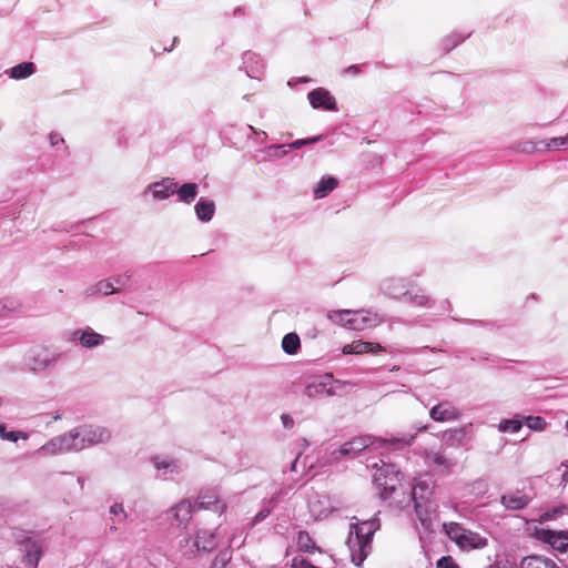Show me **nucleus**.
Instances as JSON below:
<instances>
[{"label":"nucleus","mask_w":568,"mask_h":568,"mask_svg":"<svg viewBox=\"0 0 568 568\" xmlns=\"http://www.w3.org/2000/svg\"><path fill=\"white\" fill-rule=\"evenodd\" d=\"M351 521L349 532L346 545L351 552L352 562L355 566H361L367 558L371 549L374 534L379 529L381 523L375 514L371 519L359 521Z\"/></svg>","instance_id":"f257e3e1"},{"label":"nucleus","mask_w":568,"mask_h":568,"mask_svg":"<svg viewBox=\"0 0 568 568\" xmlns=\"http://www.w3.org/2000/svg\"><path fill=\"white\" fill-rule=\"evenodd\" d=\"M432 494L433 487L426 480H420L410 488L407 499L408 503H414L416 516L427 531L434 530L430 518V515L434 511L433 503L429 499Z\"/></svg>","instance_id":"f03ea898"},{"label":"nucleus","mask_w":568,"mask_h":568,"mask_svg":"<svg viewBox=\"0 0 568 568\" xmlns=\"http://www.w3.org/2000/svg\"><path fill=\"white\" fill-rule=\"evenodd\" d=\"M382 465L376 468L373 480L379 490V495L383 499L393 498V495L398 489H403L402 483L404 475L397 468L395 464L386 463L381 460Z\"/></svg>","instance_id":"7ed1b4c3"},{"label":"nucleus","mask_w":568,"mask_h":568,"mask_svg":"<svg viewBox=\"0 0 568 568\" xmlns=\"http://www.w3.org/2000/svg\"><path fill=\"white\" fill-rule=\"evenodd\" d=\"M22 554V561L30 568H38L43 555V545L40 539L33 538L30 532L19 530L13 534Z\"/></svg>","instance_id":"20e7f679"},{"label":"nucleus","mask_w":568,"mask_h":568,"mask_svg":"<svg viewBox=\"0 0 568 568\" xmlns=\"http://www.w3.org/2000/svg\"><path fill=\"white\" fill-rule=\"evenodd\" d=\"M414 439H415V435L402 436V437L392 436L390 438H374L369 435H362V436L352 438L347 443L349 444L351 449H353L354 453L356 455H358L366 448L374 445L376 442L379 444V446L388 445L392 449L397 450V449H403L405 447L410 446L412 443L414 442Z\"/></svg>","instance_id":"39448f33"},{"label":"nucleus","mask_w":568,"mask_h":568,"mask_svg":"<svg viewBox=\"0 0 568 568\" xmlns=\"http://www.w3.org/2000/svg\"><path fill=\"white\" fill-rule=\"evenodd\" d=\"M62 353L49 347H33L24 358L26 365L32 372H43L53 367L62 357Z\"/></svg>","instance_id":"423d86ee"},{"label":"nucleus","mask_w":568,"mask_h":568,"mask_svg":"<svg viewBox=\"0 0 568 568\" xmlns=\"http://www.w3.org/2000/svg\"><path fill=\"white\" fill-rule=\"evenodd\" d=\"M216 546L215 532L199 529L194 538H185V547H189V549L185 550V556L191 559L201 552L212 551Z\"/></svg>","instance_id":"0eeeda50"},{"label":"nucleus","mask_w":568,"mask_h":568,"mask_svg":"<svg viewBox=\"0 0 568 568\" xmlns=\"http://www.w3.org/2000/svg\"><path fill=\"white\" fill-rule=\"evenodd\" d=\"M80 444L83 449L110 442L112 435L109 428L100 425H82L77 427Z\"/></svg>","instance_id":"6e6552de"},{"label":"nucleus","mask_w":568,"mask_h":568,"mask_svg":"<svg viewBox=\"0 0 568 568\" xmlns=\"http://www.w3.org/2000/svg\"><path fill=\"white\" fill-rule=\"evenodd\" d=\"M536 537L554 550L565 554L568 550V531L541 528L536 530Z\"/></svg>","instance_id":"1a4fd4ad"},{"label":"nucleus","mask_w":568,"mask_h":568,"mask_svg":"<svg viewBox=\"0 0 568 568\" xmlns=\"http://www.w3.org/2000/svg\"><path fill=\"white\" fill-rule=\"evenodd\" d=\"M156 470L162 471V479H172L184 470V466L180 459L169 456L154 455L150 458Z\"/></svg>","instance_id":"9d476101"},{"label":"nucleus","mask_w":568,"mask_h":568,"mask_svg":"<svg viewBox=\"0 0 568 568\" xmlns=\"http://www.w3.org/2000/svg\"><path fill=\"white\" fill-rule=\"evenodd\" d=\"M106 337L97 333L92 327L75 329L71 333L69 341L79 343L83 348H95L104 344Z\"/></svg>","instance_id":"9b49d317"},{"label":"nucleus","mask_w":568,"mask_h":568,"mask_svg":"<svg viewBox=\"0 0 568 568\" xmlns=\"http://www.w3.org/2000/svg\"><path fill=\"white\" fill-rule=\"evenodd\" d=\"M323 138H324V135L321 134V135H316V136H312V138L298 139L291 143L273 144V145H268L265 149V152L270 158L281 159V158L285 156L286 154H288L292 150H297L304 145L314 144V143L323 140Z\"/></svg>","instance_id":"f8f14e48"},{"label":"nucleus","mask_w":568,"mask_h":568,"mask_svg":"<svg viewBox=\"0 0 568 568\" xmlns=\"http://www.w3.org/2000/svg\"><path fill=\"white\" fill-rule=\"evenodd\" d=\"M193 505L190 500L183 499L166 511V520L175 527H186L192 518Z\"/></svg>","instance_id":"ddd939ff"},{"label":"nucleus","mask_w":568,"mask_h":568,"mask_svg":"<svg viewBox=\"0 0 568 568\" xmlns=\"http://www.w3.org/2000/svg\"><path fill=\"white\" fill-rule=\"evenodd\" d=\"M333 376L331 374H326L305 386L304 394L312 399L328 397L335 395L334 389L329 386L332 383Z\"/></svg>","instance_id":"4468645a"},{"label":"nucleus","mask_w":568,"mask_h":568,"mask_svg":"<svg viewBox=\"0 0 568 568\" xmlns=\"http://www.w3.org/2000/svg\"><path fill=\"white\" fill-rule=\"evenodd\" d=\"M310 104L314 109H323L326 111H337V103L331 92L324 88L313 89L307 93Z\"/></svg>","instance_id":"2eb2a0df"},{"label":"nucleus","mask_w":568,"mask_h":568,"mask_svg":"<svg viewBox=\"0 0 568 568\" xmlns=\"http://www.w3.org/2000/svg\"><path fill=\"white\" fill-rule=\"evenodd\" d=\"M178 183L172 178H163L161 181L148 185L145 192H151L154 200L162 201L175 194Z\"/></svg>","instance_id":"dca6fc26"},{"label":"nucleus","mask_w":568,"mask_h":568,"mask_svg":"<svg viewBox=\"0 0 568 568\" xmlns=\"http://www.w3.org/2000/svg\"><path fill=\"white\" fill-rule=\"evenodd\" d=\"M429 416L435 422H452L460 417V413L450 402H442L432 407Z\"/></svg>","instance_id":"f3484780"},{"label":"nucleus","mask_w":568,"mask_h":568,"mask_svg":"<svg viewBox=\"0 0 568 568\" xmlns=\"http://www.w3.org/2000/svg\"><path fill=\"white\" fill-rule=\"evenodd\" d=\"M425 464L429 467H436L443 471H449L456 465V462L448 458L443 450H424Z\"/></svg>","instance_id":"a211bd4d"},{"label":"nucleus","mask_w":568,"mask_h":568,"mask_svg":"<svg viewBox=\"0 0 568 568\" xmlns=\"http://www.w3.org/2000/svg\"><path fill=\"white\" fill-rule=\"evenodd\" d=\"M243 68L247 77L252 79H261L264 73L265 65L263 59L258 54L247 51L243 54Z\"/></svg>","instance_id":"6ab92c4d"},{"label":"nucleus","mask_w":568,"mask_h":568,"mask_svg":"<svg viewBox=\"0 0 568 568\" xmlns=\"http://www.w3.org/2000/svg\"><path fill=\"white\" fill-rule=\"evenodd\" d=\"M408 283L404 278H387L382 284V291L385 295L403 301L407 295Z\"/></svg>","instance_id":"aec40b11"},{"label":"nucleus","mask_w":568,"mask_h":568,"mask_svg":"<svg viewBox=\"0 0 568 568\" xmlns=\"http://www.w3.org/2000/svg\"><path fill=\"white\" fill-rule=\"evenodd\" d=\"M375 325L376 318L369 316L368 314H364L362 311H352L349 318H347L344 323V327L354 331H364Z\"/></svg>","instance_id":"412c9836"},{"label":"nucleus","mask_w":568,"mask_h":568,"mask_svg":"<svg viewBox=\"0 0 568 568\" xmlns=\"http://www.w3.org/2000/svg\"><path fill=\"white\" fill-rule=\"evenodd\" d=\"M530 497L517 490L514 494H505L500 497L501 505L508 510H521L530 503Z\"/></svg>","instance_id":"4be33fe9"},{"label":"nucleus","mask_w":568,"mask_h":568,"mask_svg":"<svg viewBox=\"0 0 568 568\" xmlns=\"http://www.w3.org/2000/svg\"><path fill=\"white\" fill-rule=\"evenodd\" d=\"M384 351V347L379 343L354 341L351 344H346L343 347L344 354H365V353H378Z\"/></svg>","instance_id":"5701e85b"},{"label":"nucleus","mask_w":568,"mask_h":568,"mask_svg":"<svg viewBox=\"0 0 568 568\" xmlns=\"http://www.w3.org/2000/svg\"><path fill=\"white\" fill-rule=\"evenodd\" d=\"M519 568H560L552 559L540 555H529L520 560Z\"/></svg>","instance_id":"b1692460"},{"label":"nucleus","mask_w":568,"mask_h":568,"mask_svg":"<svg viewBox=\"0 0 568 568\" xmlns=\"http://www.w3.org/2000/svg\"><path fill=\"white\" fill-rule=\"evenodd\" d=\"M196 217L203 222H210L215 213V203L212 200L201 197L194 206Z\"/></svg>","instance_id":"393cba45"},{"label":"nucleus","mask_w":568,"mask_h":568,"mask_svg":"<svg viewBox=\"0 0 568 568\" xmlns=\"http://www.w3.org/2000/svg\"><path fill=\"white\" fill-rule=\"evenodd\" d=\"M462 549H480L487 545V539L477 532L465 529V536L456 542Z\"/></svg>","instance_id":"a878e982"},{"label":"nucleus","mask_w":568,"mask_h":568,"mask_svg":"<svg viewBox=\"0 0 568 568\" xmlns=\"http://www.w3.org/2000/svg\"><path fill=\"white\" fill-rule=\"evenodd\" d=\"M442 440L448 447L463 446L466 440V430L462 427L447 429L443 433Z\"/></svg>","instance_id":"bb28decb"},{"label":"nucleus","mask_w":568,"mask_h":568,"mask_svg":"<svg viewBox=\"0 0 568 568\" xmlns=\"http://www.w3.org/2000/svg\"><path fill=\"white\" fill-rule=\"evenodd\" d=\"M119 292V288L113 286V282L108 280H102L95 283L94 285H91L85 288V295L91 296H98V295H111Z\"/></svg>","instance_id":"cd10ccee"},{"label":"nucleus","mask_w":568,"mask_h":568,"mask_svg":"<svg viewBox=\"0 0 568 568\" xmlns=\"http://www.w3.org/2000/svg\"><path fill=\"white\" fill-rule=\"evenodd\" d=\"M58 437L61 440L62 450H64V453L80 452L83 449V445L80 444L79 435L77 434V427Z\"/></svg>","instance_id":"c85d7f7f"},{"label":"nucleus","mask_w":568,"mask_h":568,"mask_svg":"<svg viewBox=\"0 0 568 568\" xmlns=\"http://www.w3.org/2000/svg\"><path fill=\"white\" fill-rule=\"evenodd\" d=\"M338 185V180L334 176L326 175L323 176L317 185L314 187V197L315 199H324L333 190H335Z\"/></svg>","instance_id":"c756f323"},{"label":"nucleus","mask_w":568,"mask_h":568,"mask_svg":"<svg viewBox=\"0 0 568 568\" xmlns=\"http://www.w3.org/2000/svg\"><path fill=\"white\" fill-rule=\"evenodd\" d=\"M6 72L11 79L23 80L36 73V64L30 61L21 62Z\"/></svg>","instance_id":"7c9ffc66"},{"label":"nucleus","mask_w":568,"mask_h":568,"mask_svg":"<svg viewBox=\"0 0 568 568\" xmlns=\"http://www.w3.org/2000/svg\"><path fill=\"white\" fill-rule=\"evenodd\" d=\"M175 193L178 194L179 201L191 204L197 196L199 185L194 182H186L181 186H176Z\"/></svg>","instance_id":"2f4dec72"},{"label":"nucleus","mask_w":568,"mask_h":568,"mask_svg":"<svg viewBox=\"0 0 568 568\" xmlns=\"http://www.w3.org/2000/svg\"><path fill=\"white\" fill-rule=\"evenodd\" d=\"M357 455L354 453L353 449H351L349 444L346 442L338 448H335L332 452H329L326 462L329 465H335L344 458H354Z\"/></svg>","instance_id":"473e14b6"},{"label":"nucleus","mask_w":568,"mask_h":568,"mask_svg":"<svg viewBox=\"0 0 568 568\" xmlns=\"http://www.w3.org/2000/svg\"><path fill=\"white\" fill-rule=\"evenodd\" d=\"M301 347L300 336L294 333H287L282 339V349L287 355H295Z\"/></svg>","instance_id":"72a5a7b5"},{"label":"nucleus","mask_w":568,"mask_h":568,"mask_svg":"<svg viewBox=\"0 0 568 568\" xmlns=\"http://www.w3.org/2000/svg\"><path fill=\"white\" fill-rule=\"evenodd\" d=\"M403 301L419 307L430 306V304L433 303L432 300L424 293L423 290L410 292L408 288L407 295L404 296Z\"/></svg>","instance_id":"f704fd0d"},{"label":"nucleus","mask_w":568,"mask_h":568,"mask_svg":"<svg viewBox=\"0 0 568 568\" xmlns=\"http://www.w3.org/2000/svg\"><path fill=\"white\" fill-rule=\"evenodd\" d=\"M469 36L470 33L462 34L459 32H453L442 40V48L446 53H448L459 43L465 41Z\"/></svg>","instance_id":"c9c22d12"},{"label":"nucleus","mask_w":568,"mask_h":568,"mask_svg":"<svg viewBox=\"0 0 568 568\" xmlns=\"http://www.w3.org/2000/svg\"><path fill=\"white\" fill-rule=\"evenodd\" d=\"M442 527L448 538L454 542H457L458 539L465 536V528L458 523H443Z\"/></svg>","instance_id":"e433bc0d"},{"label":"nucleus","mask_w":568,"mask_h":568,"mask_svg":"<svg viewBox=\"0 0 568 568\" xmlns=\"http://www.w3.org/2000/svg\"><path fill=\"white\" fill-rule=\"evenodd\" d=\"M523 427V420L520 416H516L511 419H501L498 424V429L503 433H518Z\"/></svg>","instance_id":"4c0bfd02"},{"label":"nucleus","mask_w":568,"mask_h":568,"mask_svg":"<svg viewBox=\"0 0 568 568\" xmlns=\"http://www.w3.org/2000/svg\"><path fill=\"white\" fill-rule=\"evenodd\" d=\"M39 453L42 455L65 454L62 450V444L58 436L51 438L48 443L40 447Z\"/></svg>","instance_id":"58836bf2"},{"label":"nucleus","mask_w":568,"mask_h":568,"mask_svg":"<svg viewBox=\"0 0 568 568\" xmlns=\"http://www.w3.org/2000/svg\"><path fill=\"white\" fill-rule=\"evenodd\" d=\"M297 545L300 550L305 552H314L315 550L318 549L313 539L311 538L310 534L304 530L298 532Z\"/></svg>","instance_id":"ea45409f"},{"label":"nucleus","mask_w":568,"mask_h":568,"mask_svg":"<svg viewBox=\"0 0 568 568\" xmlns=\"http://www.w3.org/2000/svg\"><path fill=\"white\" fill-rule=\"evenodd\" d=\"M0 437L3 440L17 443L19 439H28V434L21 430H7L4 424L0 423Z\"/></svg>","instance_id":"a19ab883"},{"label":"nucleus","mask_w":568,"mask_h":568,"mask_svg":"<svg viewBox=\"0 0 568 568\" xmlns=\"http://www.w3.org/2000/svg\"><path fill=\"white\" fill-rule=\"evenodd\" d=\"M232 559V551L229 548L220 550L214 558L211 568H225Z\"/></svg>","instance_id":"79ce46f5"},{"label":"nucleus","mask_w":568,"mask_h":568,"mask_svg":"<svg viewBox=\"0 0 568 568\" xmlns=\"http://www.w3.org/2000/svg\"><path fill=\"white\" fill-rule=\"evenodd\" d=\"M526 425L532 430H544L547 426V423L541 416H527L525 418Z\"/></svg>","instance_id":"37998d69"},{"label":"nucleus","mask_w":568,"mask_h":568,"mask_svg":"<svg viewBox=\"0 0 568 568\" xmlns=\"http://www.w3.org/2000/svg\"><path fill=\"white\" fill-rule=\"evenodd\" d=\"M351 314L352 311L349 310L332 311L327 314V317L333 323L341 324L342 326H344L345 321L349 318Z\"/></svg>","instance_id":"c03bdc74"},{"label":"nucleus","mask_w":568,"mask_h":568,"mask_svg":"<svg viewBox=\"0 0 568 568\" xmlns=\"http://www.w3.org/2000/svg\"><path fill=\"white\" fill-rule=\"evenodd\" d=\"M132 274L130 272H125L123 274L114 275L109 278V281L113 282V286L118 287H126L130 285Z\"/></svg>","instance_id":"a18cd8bd"},{"label":"nucleus","mask_w":568,"mask_h":568,"mask_svg":"<svg viewBox=\"0 0 568 568\" xmlns=\"http://www.w3.org/2000/svg\"><path fill=\"white\" fill-rule=\"evenodd\" d=\"M567 511H568V506L567 505L556 506V507H552V508L548 509L544 514L542 517L545 519H547V520H552V519L558 518L559 516H561L562 514H565Z\"/></svg>","instance_id":"49530a36"},{"label":"nucleus","mask_w":568,"mask_h":568,"mask_svg":"<svg viewBox=\"0 0 568 568\" xmlns=\"http://www.w3.org/2000/svg\"><path fill=\"white\" fill-rule=\"evenodd\" d=\"M565 145H568V134L565 136L551 138L545 143V148L547 150L559 149Z\"/></svg>","instance_id":"de8ad7c7"},{"label":"nucleus","mask_w":568,"mask_h":568,"mask_svg":"<svg viewBox=\"0 0 568 568\" xmlns=\"http://www.w3.org/2000/svg\"><path fill=\"white\" fill-rule=\"evenodd\" d=\"M216 504H217V501L214 496L201 495V496H199L195 506H197L199 508H210L211 505H214L215 508H217Z\"/></svg>","instance_id":"09e8293b"},{"label":"nucleus","mask_w":568,"mask_h":568,"mask_svg":"<svg viewBox=\"0 0 568 568\" xmlns=\"http://www.w3.org/2000/svg\"><path fill=\"white\" fill-rule=\"evenodd\" d=\"M514 150L521 153H534L536 151V143L531 140L523 141L516 144Z\"/></svg>","instance_id":"8fccbe9b"},{"label":"nucleus","mask_w":568,"mask_h":568,"mask_svg":"<svg viewBox=\"0 0 568 568\" xmlns=\"http://www.w3.org/2000/svg\"><path fill=\"white\" fill-rule=\"evenodd\" d=\"M436 568H459L452 556H443L436 562Z\"/></svg>","instance_id":"3c124183"},{"label":"nucleus","mask_w":568,"mask_h":568,"mask_svg":"<svg viewBox=\"0 0 568 568\" xmlns=\"http://www.w3.org/2000/svg\"><path fill=\"white\" fill-rule=\"evenodd\" d=\"M110 514L113 515L115 518H118L119 521H122L126 518V513L124 510V507L120 503H114L110 507Z\"/></svg>","instance_id":"603ef678"},{"label":"nucleus","mask_w":568,"mask_h":568,"mask_svg":"<svg viewBox=\"0 0 568 568\" xmlns=\"http://www.w3.org/2000/svg\"><path fill=\"white\" fill-rule=\"evenodd\" d=\"M292 568H318L304 557L296 556L292 560Z\"/></svg>","instance_id":"864d4df0"},{"label":"nucleus","mask_w":568,"mask_h":568,"mask_svg":"<svg viewBox=\"0 0 568 568\" xmlns=\"http://www.w3.org/2000/svg\"><path fill=\"white\" fill-rule=\"evenodd\" d=\"M49 141H50V144L52 146H57L59 144H63L64 143L63 138L59 133H57V132H51L50 133Z\"/></svg>","instance_id":"5fc2aeb1"},{"label":"nucleus","mask_w":568,"mask_h":568,"mask_svg":"<svg viewBox=\"0 0 568 568\" xmlns=\"http://www.w3.org/2000/svg\"><path fill=\"white\" fill-rule=\"evenodd\" d=\"M281 419H282V424H283L284 428H292L293 427L294 420H293V418L290 415L283 414L281 416Z\"/></svg>","instance_id":"6e6d98bb"},{"label":"nucleus","mask_w":568,"mask_h":568,"mask_svg":"<svg viewBox=\"0 0 568 568\" xmlns=\"http://www.w3.org/2000/svg\"><path fill=\"white\" fill-rule=\"evenodd\" d=\"M270 513L271 511L268 509H263V510L258 511L254 517V521L258 523V521L264 520L270 515Z\"/></svg>","instance_id":"4d7b16f0"},{"label":"nucleus","mask_w":568,"mask_h":568,"mask_svg":"<svg viewBox=\"0 0 568 568\" xmlns=\"http://www.w3.org/2000/svg\"><path fill=\"white\" fill-rule=\"evenodd\" d=\"M346 73H349V74H353V75H356L361 72V69H359V65H349L346 70H345Z\"/></svg>","instance_id":"13d9d810"},{"label":"nucleus","mask_w":568,"mask_h":568,"mask_svg":"<svg viewBox=\"0 0 568 568\" xmlns=\"http://www.w3.org/2000/svg\"><path fill=\"white\" fill-rule=\"evenodd\" d=\"M248 129L256 135H263V140H265L267 138V133L265 131H262V130H257L256 128L252 126V125H248Z\"/></svg>","instance_id":"bf43d9fd"},{"label":"nucleus","mask_w":568,"mask_h":568,"mask_svg":"<svg viewBox=\"0 0 568 568\" xmlns=\"http://www.w3.org/2000/svg\"><path fill=\"white\" fill-rule=\"evenodd\" d=\"M487 485L484 480H477L474 483V488L485 489Z\"/></svg>","instance_id":"052dcab7"},{"label":"nucleus","mask_w":568,"mask_h":568,"mask_svg":"<svg viewBox=\"0 0 568 568\" xmlns=\"http://www.w3.org/2000/svg\"><path fill=\"white\" fill-rule=\"evenodd\" d=\"M298 456L291 464V471H297Z\"/></svg>","instance_id":"680f3d73"},{"label":"nucleus","mask_w":568,"mask_h":568,"mask_svg":"<svg viewBox=\"0 0 568 568\" xmlns=\"http://www.w3.org/2000/svg\"><path fill=\"white\" fill-rule=\"evenodd\" d=\"M561 483H564V484L568 483V470L564 471V474L561 475Z\"/></svg>","instance_id":"e2e57ef3"},{"label":"nucleus","mask_w":568,"mask_h":568,"mask_svg":"<svg viewBox=\"0 0 568 568\" xmlns=\"http://www.w3.org/2000/svg\"><path fill=\"white\" fill-rule=\"evenodd\" d=\"M495 568H513L510 565H508L507 562L506 564H500L498 562Z\"/></svg>","instance_id":"0e129e2a"},{"label":"nucleus","mask_w":568,"mask_h":568,"mask_svg":"<svg viewBox=\"0 0 568 568\" xmlns=\"http://www.w3.org/2000/svg\"><path fill=\"white\" fill-rule=\"evenodd\" d=\"M61 418H62V415L59 413H55L54 415H52V420H60Z\"/></svg>","instance_id":"69168bd1"},{"label":"nucleus","mask_w":568,"mask_h":568,"mask_svg":"<svg viewBox=\"0 0 568 568\" xmlns=\"http://www.w3.org/2000/svg\"><path fill=\"white\" fill-rule=\"evenodd\" d=\"M242 12H243V9H242L241 7H239V8H236V9L234 10V14H235V16H236V14H240V13H242Z\"/></svg>","instance_id":"338daca9"},{"label":"nucleus","mask_w":568,"mask_h":568,"mask_svg":"<svg viewBox=\"0 0 568 568\" xmlns=\"http://www.w3.org/2000/svg\"><path fill=\"white\" fill-rule=\"evenodd\" d=\"M78 481H79L80 486H81V487H83V485H84V480H83V478L79 477V478H78Z\"/></svg>","instance_id":"774afa93"}]
</instances>
